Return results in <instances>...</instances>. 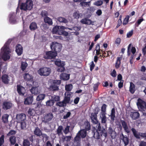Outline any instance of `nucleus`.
Listing matches in <instances>:
<instances>
[{"label":"nucleus","instance_id":"60","mask_svg":"<svg viewBox=\"0 0 146 146\" xmlns=\"http://www.w3.org/2000/svg\"><path fill=\"white\" fill-rule=\"evenodd\" d=\"M129 15H127L125 18L123 22V25H126L128 23L129 20Z\"/></svg>","mask_w":146,"mask_h":146},{"label":"nucleus","instance_id":"17","mask_svg":"<svg viewBox=\"0 0 146 146\" xmlns=\"http://www.w3.org/2000/svg\"><path fill=\"white\" fill-rule=\"evenodd\" d=\"M24 80L26 81L30 82H33V77L32 75L29 73H25L23 76Z\"/></svg>","mask_w":146,"mask_h":146},{"label":"nucleus","instance_id":"48","mask_svg":"<svg viewBox=\"0 0 146 146\" xmlns=\"http://www.w3.org/2000/svg\"><path fill=\"white\" fill-rule=\"evenodd\" d=\"M56 105L60 107H64L66 106V105L63 100L62 102H60L59 101L57 102L56 104Z\"/></svg>","mask_w":146,"mask_h":146},{"label":"nucleus","instance_id":"38","mask_svg":"<svg viewBox=\"0 0 146 146\" xmlns=\"http://www.w3.org/2000/svg\"><path fill=\"white\" fill-rule=\"evenodd\" d=\"M9 140L11 145H13L16 142V137L15 136H11Z\"/></svg>","mask_w":146,"mask_h":146},{"label":"nucleus","instance_id":"4","mask_svg":"<svg viewBox=\"0 0 146 146\" xmlns=\"http://www.w3.org/2000/svg\"><path fill=\"white\" fill-rule=\"evenodd\" d=\"M54 63L56 65L58 66L57 71L58 72H64L65 68L64 66L65 64L64 62L61 61L60 60H56Z\"/></svg>","mask_w":146,"mask_h":146},{"label":"nucleus","instance_id":"49","mask_svg":"<svg viewBox=\"0 0 146 146\" xmlns=\"http://www.w3.org/2000/svg\"><path fill=\"white\" fill-rule=\"evenodd\" d=\"M57 21L60 22L64 23H67V20L63 17H60L58 18Z\"/></svg>","mask_w":146,"mask_h":146},{"label":"nucleus","instance_id":"6","mask_svg":"<svg viewBox=\"0 0 146 146\" xmlns=\"http://www.w3.org/2000/svg\"><path fill=\"white\" fill-rule=\"evenodd\" d=\"M139 110L141 111H145L146 109V103L140 99H138L137 103Z\"/></svg>","mask_w":146,"mask_h":146},{"label":"nucleus","instance_id":"11","mask_svg":"<svg viewBox=\"0 0 146 146\" xmlns=\"http://www.w3.org/2000/svg\"><path fill=\"white\" fill-rule=\"evenodd\" d=\"M87 131L84 129H81L77 134L76 136H77L79 138H84L87 135Z\"/></svg>","mask_w":146,"mask_h":146},{"label":"nucleus","instance_id":"45","mask_svg":"<svg viewBox=\"0 0 146 146\" xmlns=\"http://www.w3.org/2000/svg\"><path fill=\"white\" fill-rule=\"evenodd\" d=\"M45 95L44 94H39L37 97L36 100L37 101H42L45 98Z\"/></svg>","mask_w":146,"mask_h":146},{"label":"nucleus","instance_id":"27","mask_svg":"<svg viewBox=\"0 0 146 146\" xmlns=\"http://www.w3.org/2000/svg\"><path fill=\"white\" fill-rule=\"evenodd\" d=\"M60 78L64 80H68L70 78V74L64 73H62L60 75Z\"/></svg>","mask_w":146,"mask_h":146},{"label":"nucleus","instance_id":"35","mask_svg":"<svg viewBox=\"0 0 146 146\" xmlns=\"http://www.w3.org/2000/svg\"><path fill=\"white\" fill-rule=\"evenodd\" d=\"M49 89L50 91L54 92L59 90V87L58 86L55 84L51 85L49 87Z\"/></svg>","mask_w":146,"mask_h":146},{"label":"nucleus","instance_id":"39","mask_svg":"<svg viewBox=\"0 0 146 146\" xmlns=\"http://www.w3.org/2000/svg\"><path fill=\"white\" fill-rule=\"evenodd\" d=\"M44 21L45 23H47L49 25H52V22L51 19L48 17H46L44 18Z\"/></svg>","mask_w":146,"mask_h":146},{"label":"nucleus","instance_id":"64","mask_svg":"<svg viewBox=\"0 0 146 146\" xmlns=\"http://www.w3.org/2000/svg\"><path fill=\"white\" fill-rule=\"evenodd\" d=\"M143 20L144 19L143 18L139 19L135 23L136 26L138 27Z\"/></svg>","mask_w":146,"mask_h":146},{"label":"nucleus","instance_id":"37","mask_svg":"<svg viewBox=\"0 0 146 146\" xmlns=\"http://www.w3.org/2000/svg\"><path fill=\"white\" fill-rule=\"evenodd\" d=\"M9 116V115L7 114H5L3 115L2 120L4 123H6L8 122Z\"/></svg>","mask_w":146,"mask_h":146},{"label":"nucleus","instance_id":"24","mask_svg":"<svg viewBox=\"0 0 146 146\" xmlns=\"http://www.w3.org/2000/svg\"><path fill=\"white\" fill-rule=\"evenodd\" d=\"M12 106V104L10 102H4L3 104V108L4 110L10 109Z\"/></svg>","mask_w":146,"mask_h":146},{"label":"nucleus","instance_id":"9","mask_svg":"<svg viewBox=\"0 0 146 146\" xmlns=\"http://www.w3.org/2000/svg\"><path fill=\"white\" fill-rule=\"evenodd\" d=\"M17 91L18 94L22 96H24L26 92L25 88L20 85H17Z\"/></svg>","mask_w":146,"mask_h":146},{"label":"nucleus","instance_id":"34","mask_svg":"<svg viewBox=\"0 0 146 146\" xmlns=\"http://www.w3.org/2000/svg\"><path fill=\"white\" fill-rule=\"evenodd\" d=\"M29 28L31 31H34L37 28V25L36 23L35 22H33L31 23L30 26Z\"/></svg>","mask_w":146,"mask_h":146},{"label":"nucleus","instance_id":"26","mask_svg":"<svg viewBox=\"0 0 146 146\" xmlns=\"http://www.w3.org/2000/svg\"><path fill=\"white\" fill-rule=\"evenodd\" d=\"M97 116L96 115V114L92 113L91 114V118L92 120V122L93 124H97L99 123L97 120Z\"/></svg>","mask_w":146,"mask_h":146},{"label":"nucleus","instance_id":"59","mask_svg":"<svg viewBox=\"0 0 146 146\" xmlns=\"http://www.w3.org/2000/svg\"><path fill=\"white\" fill-rule=\"evenodd\" d=\"M4 142V135H1L0 137V146H1Z\"/></svg>","mask_w":146,"mask_h":146},{"label":"nucleus","instance_id":"63","mask_svg":"<svg viewBox=\"0 0 146 146\" xmlns=\"http://www.w3.org/2000/svg\"><path fill=\"white\" fill-rule=\"evenodd\" d=\"M53 82L54 84L59 85L61 84V81L60 80H54L53 81Z\"/></svg>","mask_w":146,"mask_h":146},{"label":"nucleus","instance_id":"56","mask_svg":"<svg viewBox=\"0 0 146 146\" xmlns=\"http://www.w3.org/2000/svg\"><path fill=\"white\" fill-rule=\"evenodd\" d=\"M121 39L119 38H117L114 42L115 44H116L117 46H118L120 44Z\"/></svg>","mask_w":146,"mask_h":146},{"label":"nucleus","instance_id":"2","mask_svg":"<svg viewBox=\"0 0 146 146\" xmlns=\"http://www.w3.org/2000/svg\"><path fill=\"white\" fill-rule=\"evenodd\" d=\"M33 2L32 0H27L26 3L21 4L20 9L24 11L31 10L33 8Z\"/></svg>","mask_w":146,"mask_h":146},{"label":"nucleus","instance_id":"18","mask_svg":"<svg viewBox=\"0 0 146 146\" xmlns=\"http://www.w3.org/2000/svg\"><path fill=\"white\" fill-rule=\"evenodd\" d=\"M53 117V115L52 113H49L44 117V121L46 123L48 122L51 120Z\"/></svg>","mask_w":146,"mask_h":146},{"label":"nucleus","instance_id":"52","mask_svg":"<svg viewBox=\"0 0 146 146\" xmlns=\"http://www.w3.org/2000/svg\"><path fill=\"white\" fill-rule=\"evenodd\" d=\"M21 123V129H25L26 126V123L25 121L19 122Z\"/></svg>","mask_w":146,"mask_h":146},{"label":"nucleus","instance_id":"15","mask_svg":"<svg viewBox=\"0 0 146 146\" xmlns=\"http://www.w3.org/2000/svg\"><path fill=\"white\" fill-rule=\"evenodd\" d=\"M120 137L121 139L123 142L125 146L127 145L129 143V138L126 135H124L122 133L120 135Z\"/></svg>","mask_w":146,"mask_h":146},{"label":"nucleus","instance_id":"5","mask_svg":"<svg viewBox=\"0 0 146 146\" xmlns=\"http://www.w3.org/2000/svg\"><path fill=\"white\" fill-rule=\"evenodd\" d=\"M50 47L52 50L57 53L61 51L62 45L59 43L53 42L51 44Z\"/></svg>","mask_w":146,"mask_h":146},{"label":"nucleus","instance_id":"40","mask_svg":"<svg viewBox=\"0 0 146 146\" xmlns=\"http://www.w3.org/2000/svg\"><path fill=\"white\" fill-rule=\"evenodd\" d=\"M121 58L120 57H118L117 58L116 62L115 65V67L116 69H118L120 67L121 60Z\"/></svg>","mask_w":146,"mask_h":146},{"label":"nucleus","instance_id":"58","mask_svg":"<svg viewBox=\"0 0 146 146\" xmlns=\"http://www.w3.org/2000/svg\"><path fill=\"white\" fill-rule=\"evenodd\" d=\"M35 110L33 109L30 108L28 111V114L30 116H32L34 114Z\"/></svg>","mask_w":146,"mask_h":146},{"label":"nucleus","instance_id":"33","mask_svg":"<svg viewBox=\"0 0 146 146\" xmlns=\"http://www.w3.org/2000/svg\"><path fill=\"white\" fill-rule=\"evenodd\" d=\"M129 91L132 94H133L135 91V86L134 84L132 82L130 83Z\"/></svg>","mask_w":146,"mask_h":146},{"label":"nucleus","instance_id":"32","mask_svg":"<svg viewBox=\"0 0 146 146\" xmlns=\"http://www.w3.org/2000/svg\"><path fill=\"white\" fill-rule=\"evenodd\" d=\"M115 109L114 108H113L111 111V114L110 115L111 120L113 121H114L115 118Z\"/></svg>","mask_w":146,"mask_h":146},{"label":"nucleus","instance_id":"54","mask_svg":"<svg viewBox=\"0 0 146 146\" xmlns=\"http://www.w3.org/2000/svg\"><path fill=\"white\" fill-rule=\"evenodd\" d=\"M59 35H63L65 36H67L68 34L67 32L65 31L62 30H61L60 31H59Z\"/></svg>","mask_w":146,"mask_h":146},{"label":"nucleus","instance_id":"22","mask_svg":"<svg viewBox=\"0 0 146 146\" xmlns=\"http://www.w3.org/2000/svg\"><path fill=\"white\" fill-rule=\"evenodd\" d=\"M120 121L125 131L127 133H129L130 131L127 125V123L124 120H121Z\"/></svg>","mask_w":146,"mask_h":146},{"label":"nucleus","instance_id":"53","mask_svg":"<svg viewBox=\"0 0 146 146\" xmlns=\"http://www.w3.org/2000/svg\"><path fill=\"white\" fill-rule=\"evenodd\" d=\"M23 146H30L29 141L27 139H24L23 142Z\"/></svg>","mask_w":146,"mask_h":146},{"label":"nucleus","instance_id":"7","mask_svg":"<svg viewBox=\"0 0 146 146\" xmlns=\"http://www.w3.org/2000/svg\"><path fill=\"white\" fill-rule=\"evenodd\" d=\"M57 55V53L54 51H47L43 58L45 59H51L54 58Z\"/></svg>","mask_w":146,"mask_h":146},{"label":"nucleus","instance_id":"10","mask_svg":"<svg viewBox=\"0 0 146 146\" xmlns=\"http://www.w3.org/2000/svg\"><path fill=\"white\" fill-rule=\"evenodd\" d=\"M26 115L23 113L17 114L16 116V119L18 122L25 121L26 119Z\"/></svg>","mask_w":146,"mask_h":146},{"label":"nucleus","instance_id":"1","mask_svg":"<svg viewBox=\"0 0 146 146\" xmlns=\"http://www.w3.org/2000/svg\"><path fill=\"white\" fill-rule=\"evenodd\" d=\"M97 129L94 132V137L97 139H99L101 137H104L106 138L107 136V132L106 128H104L103 126L100 125V123L97 125Z\"/></svg>","mask_w":146,"mask_h":146},{"label":"nucleus","instance_id":"21","mask_svg":"<svg viewBox=\"0 0 146 146\" xmlns=\"http://www.w3.org/2000/svg\"><path fill=\"white\" fill-rule=\"evenodd\" d=\"M120 121L125 131L127 133H129L130 131L127 125V123L124 120H121Z\"/></svg>","mask_w":146,"mask_h":146},{"label":"nucleus","instance_id":"62","mask_svg":"<svg viewBox=\"0 0 146 146\" xmlns=\"http://www.w3.org/2000/svg\"><path fill=\"white\" fill-rule=\"evenodd\" d=\"M71 114V113L70 112L68 111L67 112L65 115L63 116V118L64 119L68 118L70 117Z\"/></svg>","mask_w":146,"mask_h":146},{"label":"nucleus","instance_id":"29","mask_svg":"<svg viewBox=\"0 0 146 146\" xmlns=\"http://www.w3.org/2000/svg\"><path fill=\"white\" fill-rule=\"evenodd\" d=\"M30 91L32 94L37 95L39 94V92L37 87H33L30 90Z\"/></svg>","mask_w":146,"mask_h":146},{"label":"nucleus","instance_id":"44","mask_svg":"<svg viewBox=\"0 0 146 146\" xmlns=\"http://www.w3.org/2000/svg\"><path fill=\"white\" fill-rule=\"evenodd\" d=\"M106 114L103 113L101 114L102 116H100L101 118V122L103 123H106L107 121V117L106 116Z\"/></svg>","mask_w":146,"mask_h":146},{"label":"nucleus","instance_id":"41","mask_svg":"<svg viewBox=\"0 0 146 146\" xmlns=\"http://www.w3.org/2000/svg\"><path fill=\"white\" fill-rule=\"evenodd\" d=\"M82 16V13H80L79 11H76L74 13L73 16L75 19H79L80 17Z\"/></svg>","mask_w":146,"mask_h":146},{"label":"nucleus","instance_id":"31","mask_svg":"<svg viewBox=\"0 0 146 146\" xmlns=\"http://www.w3.org/2000/svg\"><path fill=\"white\" fill-rule=\"evenodd\" d=\"M70 100V94H68L66 96L65 95L64 98L63 100V101L66 105L67 104H69Z\"/></svg>","mask_w":146,"mask_h":146},{"label":"nucleus","instance_id":"3","mask_svg":"<svg viewBox=\"0 0 146 146\" xmlns=\"http://www.w3.org/2000/svg\"><path fill=\"white\" fill-rule=\"evenodd\" d=\"M51 72V69L50 68L45 67L41 68L38 70V74L41 76H48Z\"/></svg>","mask_w":146,"mask_h":146},{"label":"nucleus","instance_id":"42","mask_svg":"<svg viewBox=\"0 0 146 146\" xmlns=\"http://www.w3.org/2000/svg\"><path fill=\"white\" fill-rule=\"evenodd\" d=\"M63 129V126L62 125L59 126L57 131H56V133L58 135H60L63 134L62 130Z\"/></svg>","mask_w":146,"mask_h":146},{"label":"nucleus","instance_id":"16","mask_svg":"<svg viewBox=\"0 0 146 146\" xmlns=\"http://www.w3.org/2000/svg\"><path fill=\"white\" fill-rule=\"evenodd\" d=\"M130 116L133 120H136L140 117V114L138 111H131Z\"/></svg>","mask_w":146,"mask_h":146},{"label":"nucleus","instance_id":"25","mask_svg":"<svg viewBox=\"0 0 146 146\" xmlns=\"http://www.w3.org/2000/svg\"><path fill=\"white\" fill-rule=\"evenodd\" d=\"M42 133L41 130L38 127H36L34 131V134L37 137H40Z\"/></svg>","mask_w":146,"mask_h":146},{"label":"nucleus","instance_id":"19","mask_svg":"<svg viewBox=\"0 0 146 146\" xmlns=\"http://www.w3.org/2000/svg\"><path fill=\"white\" fill-rule=\"evenodd\" d=\"M15 51L18 56H20L23 52V48L21 44H18L16 46Z\"/></svg>","mask_w":146,"mask_h":146},{"label":"nucleus","instance_id":"55","mask_svg":"<svg viewBox=\"0 0 146 146\" xmlns=\"http://www.w3.org/2000/svg\"><path fill=\"white\" fill-rule=\"evenodd\" d=\"M42 137V140L44 141V140L45 141H47L49 138V137L45 133H42V135L41 136Z\"/></svg>","mask_w":146,"mask_h":146},{"label":"nucleus","instance_id":"8","mask_svg":"<svg viewBox=\"0 0 146 146\" xmlns=\"http://www.w3.org/2000/svg\"><path fill=\"white\" fill-rule=\"evenodd\" d=\"M4 52L1 56L2 58L4 61H6L10 58V56L9 55V50L5 49H2Z\"/></svg>","mask_w":146,"mask_h":146},{"label":"nucleus","instance_id":"50","mask_svg":"<svg viewBox=\"0 0 146 146\" xmlns=\"http://www.w3.org/2000/svg\"><path fill=\"white\" fill-rule=\"evenodd\" d=\"M54 102L52 100H49L46 102V104L47 106H53L54 104Z\"/></svg>","mask_w":146,"mask_h":146},{"label":"nucleus","instance_id":"28","mask_svg":"<svg viewBox=\"0 0 146 146\" xmlns=\"http://www.w3.org/2000/svg\"><path fill=\"white\" fill-rule=\"evenodd\" d=\"M83 127L85 128L84 129H85L86 131L90 130L91 126L90 123L88 121H85L83 125Z\"/></svg>","mask_w":146,"mask_h":146},{"label":"nucleus","instance_id":"30","mask_svg":"<svg viewBox=\"0 0 146 146\" xmlns=\"http://www.w3.org/2000/svg\"><path fill=\"white\" fill-rule=\"evenodd\" d=\"M12 41V39H9L5 43L4 46L2 48V49L9 50V46L10 44L11 43Z\"/></svg>","mask_w":146,"mask_h":146},{"label":"nucleus","instance_id":"51","mask_svg":"<svg viewBox=\"0 0 146 146\" xmlns=\"http://www.w3.org/2000/svg\"><path fill=\"white\" fill-rule=\"evenodd\" d=\"M27 64L25 62H22L21 68L23 71H24L25 70L27 66Z\"/></svg>","mask_w":146,"mask_h":146},{"label":"nucleus","instance_id":"43","mask_svg":"<svg viewBox=\"0 0 146 146\" xmlns=\"http://www.w3.org/2000/svg\"><path fill=\"white\" fill-rule=\"evenodd\" d=\"M51 97V99L54 102V103L55 102H58L60 100V97L59 96L54 95L52 96Z\"/></svg>","mask_w":146,"mask_h":146},{"label":"nucleus","instance_id":"20","mask_svg":"<svg viewBox=\"0 0 146 146\" xmlns=\"http://www.w3.org/2000/svg\"><path fill=\"white\" fill-rule=\"evenodd\" d=\"M1 80L2 82L5 84H8L10 81L9 76L6 74L2 75Z\"/></svg>","mask_w":146,"mask_h":146},{"label":"nucleus","instance_id":"57","mask_svg":"<svg viewBox=\"0 0 146 146\" xmlns=\"http://www.w3.org/2000/svg\"><path fill=\"white\" fill-rule=\"evenodd\" d=\"M17 133V131L14 130H10L9 132L7 134V135L8 136H10L11 135L13 136L16 134Z\"/></svg>","mask_w":146,"mask_h":146},{"label":"nucleus","instance_id":"14","mask_svg":"<svg viewBox=\"0 0 146 146\" xmlns=\"http://www.w3.org/2000/svg\"><path fill=\"white\" fill-rule=\"evenodd\" d=\"M9 21L11 23L15 24L16 22V14L15 13H11L9 15Z\"/></svg>","mask_w":146,"mask_h":146},{"label":"nucleus","instance_id":"47","mask_svg":"<svg viewBox=\"0 0 146 146\" xmlns=\"http://www.w3.org/2000/svg\"><path fill=\"white\" fill-rule=\"evenodd\" d=\"M107 106L105 104H103L101 107V114L106 113V108Z\"/></svg>","mask_w":146,"mask_h":146},{"label":"nucleus","instance_id":"36","mask_svg":"<svg viewBox=\"0 0 146 146\" xmlns=\"http://www.w3.org/2000/svg\"><path fill=\"white\" fill-rule=\"evenodd\" d=\"M59 28L60 26H56L54 27L52 30V33L53 34H59V31H60Z\"/></svg>","mask_w":146,"mask_h":146},{"label":"nucleus","instance_id":"61","mask_svg":"<svg viewBox=\"0 0 146 146\" xmlns=\"http://www.w3.org/2000/svg\"><path fill=\"white\" fill-rule=\"evenodd\" d=\"M70 126L67 125L63 131L64 133L67 134L69 131Z\"/></svg>","mask_w":146,"mask_h":146},{"label":"nucleus","instance_id":"12","mask_svg":"<svg viewBox=\"0 0 146 146\" xmlns=\"http://www.w3.org/2000/svg\"><path fill=\"white\" fill-rule=\"evenodd\" d=\"M108 133L110 135V136L112 139H115L116 136V132L111 127H109L108 130Z\"/></svg>","mask_w":146,"mask_h":146},{"label":"nucleus","instance_id":"46","mask_svg":"<svg viewBox=\"0 0 146 146\" xmlns=\"http://www.w3.org/2000/svg\"><path fill=\"white\" fill-rule=\"evenodd\" d=\"M73 88V85L71 84L66 85L65 86V89L67 91H70Z\"/></svg>","mask_w":146,"mask_h":146},{"label":"nucleus","instance_id":"13","mask_svg":"<svg viewBox=\"0 0 146 146\" xmlns=\"http://www.w3.org/2000/svg\"><path fill=\"white\" fill-rule=\"evenodd\" d=\"M33 96L32 95L28 96L25 99L24 103L26 105L31 104L33 102Z\"/></svg>","mask_w":146,"mask_h":146},{"label":"nucleus","instance_id":"23","mask_svg":"<svg viewBox=\"0 0 146 146\" xmlns=\"http://www.w3.org/2000/svg\"><path fill=\"white\" fill-rule=\"evenodd\" d=\"M81 139L77 136L74 137L73 143V146H80Z\"/></svg>","mask_w":146,"mask_h":146}]
</instances>
